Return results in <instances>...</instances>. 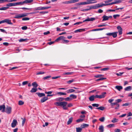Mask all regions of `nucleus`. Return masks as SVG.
Wrapping results in <instances>:
<instances>
[{"label":"nucleus","mask_w":132,"mask_h":132,"mask_svg":"<svg viewBox=\"0 0 132 132\" xmlns=\"http://www.w3.org/2000/svg\"><path fill=\"white\" fill-rule=\"evenodd\" d=\"M67 104V103L65 101L56 102L54 103L55 105L57 106H62V107L66 106Z\"/></svg>","instance_id":"nucleus-1"},{"label":"nucleus","mask_w":132,"mask_h":132,"mask_svg":"<svg viewBox=\"0 0 132 132\" xmlns=\"http://www.w3.org/2000/svg\"><path fill=\"white\" fill-rule=\"evenodd\" d=\"M28 13H24L16 15L14 18L19 19L27 16L28 15Z\"/></svg>","instance_id":"nucleus-2"},{"label":"nucleus","mask_w":132,"mask_h":132,"mask_svg":"<svg viewBox=\"0 0 132 132\" xmlns=\"http://www.w3.org/2000/svg\"><path fill=\"white\" fill-rule=\"evenodd\" d=\"M6 22L8 24H12L13 23L11 22V20L9 19H5L4 20L0 21V24Z\"/></svg>","instance_id":"nucleus-3"},{"label":"nucleus","mask_w":132,"mask_h":132,"mask_svg":"<svg viewBox=\"0 0 132 132\" xmlns=\"http://www.w3.org/2000/svg\"><path fill=\"white\" fill-rule=\"evenodd\" d=\"M106 92H104L102 93L101 95H96L95 96V98H104L105 97V95L106 94Z\"/></svg>","instance_id":"nucleus-4"},{"label":"nucleus","mask_w":132,"mask_h":132,"mask_svg":"<svg viewBox=\"0 0 132 132\" xmlns=\"http://www.w3.org/2000/svg\"><path fill=\"white\" fill-rule=\"evenodd\" d=\"M11 111L12 108L10 106H7L6 107L5 112L9 114L11 113Z\"/></svg>","instance_id":"nucleus-5"},{"label":"nucleus","mask_w":132,"mask_h":132,"mask_svg":"<svg viewBox=\"0 0 132 132\" xmlns=\"http://www.w3.org/2000/svg\"><path fill=\"white\" fill-rule=\"evenodd\" d=\"M111 106H112L111 107L112 108H113L114 107L113 106L114 105H116V107L115 108V109H118L119 108V104L117 103V102H115L114 103H111Z\"/></svg>","instance_id":"nucleus-6"},{"label":"nucleus","mask_w":132,"mask_h":132,"mask_svg":"<svg viewBox=\"0 0 132 132\" xmlns=\"http://www.w3.org/2000/svg\"><path fill=\"white\" fill-rule=\"evenodd\" d=\"M17 122L16 120L14 119L13 120V122L11 123V127L13 128H14L16 125Z\"/></svg>","instance_id":"nucleus-7"},{"label":"nucleus","mask_w":132,"mask_h":132,"mask_svg":"<svg viewBox=\"0 0 132 132\" xmlns=\"http://www.w3.org/2000/svg\"><path fill=\"white\" fill-rule=\"evenodd\" d=\"M5 106L4 105H0V110L3 112L5 111Z\"/></svg>","instance_id":"nucleus-8"},{"label":"nucleus","mask_w":132,"mask_h":132,"mask_svg":"<svg viewBox=\"0 0 132 132\" xmlns=\"http://www.w3.org/2000/svg\"><path fill=\"white\" fill-rule=\"evenodd\" d=\"M117 28L118 30L119 35H121L122 33V29L121 27L120 26H118L117 27Z\"/></svg>","instance_id":"nucleus-9"},{"label":"nucleus","mask_w":132,"mask_h":132,"mask_svg":"<svg viewBox=\"0 0 132 132\" xmlns=\"http://www.w3.org/2000/svg\"><path fill=\"white\" fill-rule=\"evenodd\" d=\"M48 98L47 97H44L42 98L40 100L41 103H43L48 100Z\"/></svg>","instance_id":"nucleus-10"},{"label":"nucleus","mask_w":132,"mask_h":132,"mask_svg":"<svg viewBox=\"0 0 132 132\" xmlns=\"http://www.w3.org/2000/svg\"><path fill=\"white\" fill-rule=\"evenodd\" d=\"M6 6L9 7L15 6V3H9L7 4Z\"/></svg>","instance_id":"nucleus-11"},{"label":"nucleus","mask_w":132,"mask_h":132,"mask_svg":"<svg viewBox=\"0 0 132 132\" xmlns=\"http://www.w3.org/2000/svg\"><path fill=\"white\" fill-rule=\"evenodd\" d=\"M122 2L121 0H116L115 1L111 3V5L121 3Z\"/></svg>","instance_id":"nucleus-12"},{"label":"nucleus","mask_w":132,"mask_h":132,"mask_svg":"<svg viewBox=\"0 0 132 132\" xmlns=\"http://www.w3.org/2000/svg\"><path fill=\"white\" fill-rule=\"evenodd\" d=\"M65 39V37L63 36H60L57 38L55 41L57 42L60 40H63L64 39Z\"/></svg>","instance_id":"nucleus-13"},{"label":"nucleus","mask_w":132,"mask_h":132,"mask_svg":"<svg viewBox=\"0 0 132 132\" xmlns=\"http://www.w3.org/2000/svg\"><path fill=\"white\" fill-rule=\"evenodd\" d=\"M64 97H59L56 98L55 100L57 101H59V102H61L62 101L64 100Z\"/></svg>","instance_id":"nucleus-14"},{"label":"nucleus","mask_w":132,"mask_h":132,"mask_svg":"<svg viewBox=\"0 0 132 132\" xmlns=\"http://www.w3.org/2000/svg\"><path fill=\"white\" fill-rule=\"evenodd\" d=\"M36 94H37L39 97H42L45 96V94L44 93H36Z\"/></svg>","instance_id":"nucleus-15"},{"label":"nucleus","mask_w":132,"mask_h":132,"mask_svg":"<svg viewBox=\"0 0 132 132\" xmlns=\"http://www.w3.org/2000/svg\"><path fill=\"white\" fill-rule=\"evenodd\" d=\"M85 31V29H80L75 30L74 31L75 33H77L80 32L82 31Z\"/></svg>","instance_id":"nucleus-16"},{"label":"nucleus","mask_w":132,"mask_h":132,"mask_svg":"<svg viewBox=\"0 0 132 132\" xmlns=\"http://www.w3.org/2000/svg\"><path fill=\"white\" fill-rule=\"evenodd\" d=\"M115 88L117 89L118 90L120 91L121 89H122L123 87L121 86H116Z\"/></svg>","instance_id":"nucleus-17"},{"label":"nucleus","mask_w":132,"mask_h":132,"mask_svg":"<svg viewBox=\"0 0 132 132\" xmlns=\"http://www.w3.org/2000/svg\"><path fill=\"white\" fill-rule=\"evenodd\" d=\"M99 129L100 132H103L104 131L103 126L102 125L100 126L99 127Z\"/></svg>","instance_id":"nucleus-18"},{"label":"nucleus","mask_w":132,"mask_h":132,"mask_svg":"<svg viewBox=\"0 0 132 132\" xmlns=\"http://www.w3.org/2000/svg\"><path fill=\"white\" fill-rule=\"evenodd\" d=\"M95 1V0H87V3H88V4H92V3H95L96 2H92V1Z\"/></svg>","instance_id":"nucleus-19"},{"label":"nucleus","mask_w":132,"mask_h":132,"mask_svg":"<svg viewBox=\"0 0 132 132\" xmlns=\"http://www.w3.org/2000/svg\"><path fill=\"white\" fill-rule=\"evenodd\" d=\"M95 98V96L94 95H93L89 97V99L90 101H92L94 100Z\"/></svg>","instance_id":"nucleus-20"},{"label":"nucleus","mask_w":132,"mask_h":132,"mask_svg":"<svg viewBox=\"0 0 132 132\" xmlns=\"http://www.w3.org/2000/svg\"><path fill=\"white\" fill-rule=\"evenodd\" d=\"M89 125L88 124L84 123L81 125V127L82 128H85L87 127Z\"/></svg>","instance_id":"nucleus-21"},{"label":"nucleus","mask_w":132,"mask_h":132,"mask_svg":"<svg viewBox=\"0 0 132 132\" xmlns=\"http://www.w3.org/2000/svg\"><path fill=\"white\" fill-rule=\"evenodd\" d=\"M103 19L102 21H104L105 20H107L109 19L108 16H106L105 15H104L102 17Z\"/></svg>","instance_id":"nucleus-22"},{"label":"nucleus","mask_w":132,"mask_h":132,"mask_svg":"<svg viewBox=\"0 0 132 132\" xmlns=\"http://www.w3.org/2000/svg\"><path fill=\"white\" fill-rule=\"evenodd\" d=\"M33 0H26L23 1L24 3H30L32 2Z\"/></svg>","instance_id":"nucleus-23"},{"label":"nucleus","mask_w":132,"mask_h":132,"mask_svg":"<svg viewBox=\"0 0 132 132\" xmlns=\"http://www.w3.org/2000/svg\"><path fill=\"white\" fill-rule=\"evenodd\" d=\"M98 8L97 4L95 5L94 6H91L90 8V9H96Z\"/></svg>","instance_id":"nucleus-24"},{"label":"nucleus","mask_w":132,"mask_h":132,"mask_svg":"<svg viewBox=\"0 0 132 132\" xmlns=\"http://www.w3.org/2000/svg\"><path fill=\"white\" fill-rule=\"evenodd\" d=\"M131 89V86L127 87L125 88V91H130Z\"/></svg>","instance_id":"nucleus-25"},{"label":"nucleus","mask_w":132,"mask_h":132,"mask_svg":"<svg viewBox=\"0 0 132 132\" xmlns=\"http://www.w3.org/2000/svg\"><path fill=\"white\" fill-rule=\"evenodd\" d=\"M73 120V118L72 117H71L70 118L68 121L67 122V124L68 125H69L72 122Z\"/></svg>","instance_id":"nucleus-26"},{"label":"nucleus","mask_w":132,"mask_h":132,"mask_svg":"<svg viewBox=\"0 0 132 132\" xmlns=\"http://www.w3.org/2000/svg\"><path fill=\"white\" fill-rule=\"evenodd\" d=\"M37 90V89L36 88H33L30 91V92L31 93H34L36 92Z\"/></svg>","instance_id":"nucleus-27"},{"label":"nucleus","mask_w":132,"mask_h":132,"mask_svg":"<svg viewBox=\"0 0 132 132\" xmlns=\"http://www.w3.org/2000/svg\"><path fill=\"white\" fill-rule=\"evenodd\" d=\"M70 97L72 98H71L72 100L74 99H76L77 97L76 95L74 94H71L70 95Z\"/></svg>","instance_id":"nucleus-28"},{"label":"nucleus","mask_w":132,"mask_h":132,"mask_svg":"<svg viewBox=\"0 0 132 132\" xmlns=\"http://www.w3.org/2000/svg\"><path fill=\"white\" fill-rule=\"evenodd\" d=\"M32 85L35 88H37L38 86V85L36 82H33L32 84Z\"/></svg>","instance_id":"nucleus-29"},{"label":"nucleus","mask_w":132,"mask_h":132,"mask_svg":"<svg viewBox=\"0 0 132 132\" xmlns=\"http://www.w3.org/2000/svg\"><path fill=\"white\" fill-rule=\"evenodd\" d=\"M75 90L73 89H71L68 90L66 91L68 93H72L75 92Z\"/></svg>","instance_id":"nucleus-30"},{"label":"nucleus","mask_w":132,"mask_h":132,"mask_svg":"<svg viewBox=\"0 0 132 132\" xmlns=\"http://www.w3.org/2000/svg\"><path fill=\"white\" fill-rule=\"evenodd\" d=\"M23 2H23H20L15 3V6L19 5H23L24 4Z\"/></svg>","instance_id":"nucleus-31"},{"label":"nucleus","mask_w":132,"mask_h":132,"mask_svg":"<svg viewBox=\"0 0 132 132\" xmlns=\"http://www.w3.org/2000/svg\"><path fill=\"white\" fill-rule=\"evenodd\" d=\"M105 108L103 106H101L96 108V109H98V110H102V111H103L104 109Z\"/></svg>","instance_id":"nucleus-32"},{"label":"nucleus","mask_w":132,"mask_h":132,"mask_svg":"<svg viewBox=\"0 0 132 132\" xmlns=\"http://www.w3.org/2000/svg\"><path fill=\"white\" fill-rule=\"evenodd\" d=\"M118 32H112V36L113 38L116 37L117 36V34L118 33Z\"/></svg>","instance_id":"nucleus-33"},{"label":"nucleus","mask_w":132,"mask_h":132,"mask_svg":"<svg viewBox=\"0 0 132 132\" xmlns=\"http://www.w3.org/2000/svg\"><path fill=\"white\" fill-rule=\"evenodd\" d=\"M57 94L60 95H65L67 94L66 93H63L61 92H58Z\"/></svg>","instance_id":"nucleus-34"},{"label":"nucleus","mask_w":132,"mask_h":132,"mask_svg":"<svg viewBox=\"0 0 132 132\" xmlns=\"http://www.w3.org/2000/svg\"><path fill=\"white\" fill-rule=\"evenodd\" d=\"M115 126V125L113 124L109 125L107 126V127L108 128H110Z\"/></svg>","instance_id":"nucleus-35"},{"label":"nucleus","mask_w":132,"mask_h":132,"mask_svg":"<svg viewBox=\"0 0 132 132\" xmlns=\"http://www.w3.org/2000/svg\"><path fill=\"white\" fill-rule=\"evenodd\" d=\"M9 7H3L0 8V10H5L9 8Z\"/></svg>","instance_id":"nucleus-36"},{"label":"nucleus","mask_w":132,"mask_h":132,"mask_svg":"<svg viewBox=\"0 0 132 132\" xmlns=\"http://www.w3.org/2000/svg\"><path fill=\"white\" fill-rule=\"evenodd\" d=\"M73 73V72H65L64 73H63V75H71Z\"/></svg>","instance_id":"nucleus-37"},{"label":"nucleus","mask_w":132,"mask_h":132,"mask_svg":"<svg viewBox=\"0 0 132 132\" xmlns=\"http://www.w3.org/2000/svg\"><path fill=\"white\" fill-rule=\"evenodd\" d=\"M24 102L22 101H19L18 102V104L20 105H21L23 104Z\"/></svg>","instance_id":"nucleus-38"},{"label":"nucleus","mask_w":132,"mask_h":132,"mask_svg":"<svg viewBox=\"0 0 132 132\" xmlns=\"http://www.w3.org/2000/svg\"><path fill=\"white\" fill-rule=\"evenodd\" d=\"M118 119L116 118H114L113 119L111 120V122L113 123H115L118 122Z\"/></svg>","instance_id":"nucleus-39"},{"label":"nucleus","mask_w":132,"mask_h":132,"mask_svg":"<svg viewBox=\"0 0 132 132\" xmlns=\"http://www.w3.org/2000/svg\"><path fill=\"white\" fill-rule=\"evenodd\" d=\"M82 128H76V132H81L82 130Z\"/></svg>","instance_id":"nucleus-40"},{"label":"nucleus","mask_w":132,"mask_h":132,"mask_svg":"<svg viewBox=\"0 0 132 132\" xmlns=\"http://www.w3.org/2000/svg\"><path fill=\"white\" fill-rule=\"evenodd\" d=\"M51 7V6H50L45 7H42V10H45L50 8Z\"/></svg>","instance_id":"nucleus-41"},{"label":"nucleus","mask_w":132,"mask_h":132,"mask_svg":"<svg viewBox=\"0 0 132 132\" xmlns=\"http://www.w3.org/2000/svg\"><path fill=\"white\" fill-rule=\"evenodd\" d=\"M92 106L93 107H98L99 106V104H98L94 103L92 104Z\"/></svg>","instance_id":"nucleus-42"},{"label":"nucleus","mask_w":132,"mask_h":132,"mask_svg":"<svg viewBox=\"0 0 132 132\" xmlns=\"http://www.w3.org/2000/svg\"><path fill=\"white\" fill-rule=\"evenodd\" d=\"M72 100V99H71V98L68 97L64 98V100L65 101H69L70 100Z\"/></svg>","instance_id":"nucleus-43"},{"label":"nucleus","mask_w":132,"mask_h":132,"mask_svg":"<svg viewBox=\"0 0 132 132\" xmlns=\"http://www.w3.org/2000/svg\"><path fill=\"white\" fill-rule=\"evenodd\" d=\"M105 119V118L104 117H102L99 119V120L101 122H103L104 121Z\"/></svg>","instance_id":"nucleus-44"},{"label":"nucleus","mask_w":132,"mask_h":132,"mask_svg":"<svg viewBox=\"0 0 132 132\" xmlns=\"http://www.w3.org/2000/svg\"><path fill=\"white\" fill-rule=\"evenodd\" d=\"M103 76L101 75H96L94 76V77L96 78H101L102 77V76Z\"/></svg>","instance_id":"nucleus-45"},{"label":"nucleus","mask_w":132,"mask_h":132,"mask_svg":"<svg viewBox=\"0 0 132 132\" xmlns=\"http://www.w3.org/2000/svg\"><path fill=\"white\" fill-rule=\"evenodd\" d=\"M83 120H84V119L80 118V119H77L76 120V121L77 122H80L82 121Z\"/></svg>","instance_id":"nucleus-46"},{"label":"nucleus","mask_w":132,"mask_h":132,"mask_svg":"<svg viewBox=\"0 0 132 132\" xmlns=\"http://www.w3.org/2000/svg\"><path fill=\"white\" fill-rule=\"evenodd\" d=\"M17 0H5L6 2H13L16 1Z\"/></svg>","instance_id":"nucleus-47"},{"label":"nucleus","mask_w":132,"mask_h":132,"mask_svg":"<svg viewBox=\"0 0 132 132\" xmlns=\"http://www.w3.org/2000/svg\"><path fill=\"white\" fill-rule=\"evenodd\" d=\"M51 76H50V75L48 76H47L46 77H44L43 78V79H44V80L46 79H48V78H51Z\"/></svg>","instance_id":"nucleus-48"},{"label":"nucleus","mask_w":132,"mask_h":132,"mask_svg":"<svg viewBox=\"0 0 132 132\" xmlns=\"http://www.w3.org/2000/svg\"><path fill=\"white\" fill-rule=\"evenodd\" d=\"M30 19V18L27 17H25L23 18L22 20L23 21H26V20H28Z\"/></svg>","instance_id":"nucleus-49"},{"label":"nucleus","mask_w":132,"mask_h":132,"mask_svg":"<svg viewBox=\"0 0 132 132\" xmlns=\"http://www.w3.org/2000/svg\"><path fill=\"white\" fill-rule=\"evenodd\" d=\"M35 10H42V7H40L35 8Z\"/></svg>","instance_id":"nucleus-50"},{"label":"nucleus","mask_w":132,"mask_h":132,"mask_svg":"<svg viewBox=\"0 0 132 132\" xmlns=\"http://www.w3.org/2000/svg\"><path fill=\"white\" fill-rule=\"evenodd\" d=\"M74 81V80L73 79H72L71 80H70L67 82V83L68 84H70L71 83L73 82V81Z\"/></svg>","instance_id":"nucleus-51"},{"label":"nucleus","mask_w":132,"mask_h":132,"mask_svg":"<svg viewBox=\"0 0 132 132\" xmlns=\"http://www.w3.org/2000/svg\"><path fill=\"white\" fill-rule=\"evenodd\" d=\"M109 68H104L101 69V71H106L109 69Z\"/></svg>","instance_id":"nucleus-52"},{"label":"nucleus","mask_w":132,"mask_h":132,"mask_svg":"<svg viewBox=\"0 0 132 132\" xmlns=\"http://www.w3.org/2000/svg\"><path fill=\"white\" fill-rule=\"evenodd\" d=\"M27 39H21L19 40V41L20 42H23L26 40H27Z\"/></svg>","instance_id":"nucleus-53"},{"label":"nucleus","mask_w":132,"mask_h":132,"mask_svg":"<svg viewBox=\"0 0 132 132\" xmlns=\"http://www.w3.org/2000/svg\"><path fill=\"white\" fill-rule=\"evenodd\" d=\"M22 119L23 120L22 121V125L23 126L24 124L25 123L26 121V119L25 118H24L23 119L22 118Z\"/></svg>","instance_id":"nucleus-54"},{"label":"nucleus","mask_w":132,"mask_h":132,"mask_svg":"<svg viewBox=\"0 0 132 132\" xmlns=\"http://www.w3.org/2000/svg\"><path fill=\"white\" fill-rule=\"evenodd\" d=\"M120 16L119 14H115L113 15V17L114 19H116L117 17H119Z\"/></svg>","instance_id":"nucleus-55"},{"label":"nucleus","mask_w":132,"mask_h":132,"mask_svg":"<svg viewBox=\"0 0 132 132\" xmlns=\"http://www.w3.org/2000/svg\"><path fill=\"white\" fill-rule=\"evenodd\" d=\"M45 73V72H39L37 73L36 74L37 75H41V74H44Z\"/></svg>","instance_id":"nucleus-56"},{"label":"nucleus","mask_w":132,"mask_h":132,"mask_svg":"<svg viewBox=\"0 0 132 132\" xmlns=\"http://www.w3.org/2000/svg\"><path fill=\"white\" fill-rule=\"evenodd\" d=\"M115 101L117 103H118L122 101V100L121 99H118L116 100Z\"/></svg>","instance_id":"nucleus-57"},{"label":"nucleus","mask_w":132,"mask_h":132,"mask_svg":"<svg viewBox=\"0 0 132 132\" xmlns=\"http://www.w3.org/2000/svg\"><path fill=\"white\" fill-rule=\"evenodd\" d=\"M28 83V81H27L23 82L22 83V85H24L27 84Z\"/></svg>","instance_id":"nucleus-58"},{"label":"nucleus","mask_w":132,"mask_h":132,"mask_svg":"<svg viewBox=\"0 0 132 132\" xmlns=\"http://www.w3.org/2000/svg\"><path fill=\"white\" fill-rule=\"evenodd\" d=\"M114 100L113 99H111L109 100H108V102L111 103H111H112V102Z\"/></svg>","instance_id":"nucleus-59"},{"label":"nucleus","mask_w":132,"mask_h":132,"mask_svg":"<svg viewBox=\"0 0 132 132\" xmlns=\"http://www.w3.org/2000/svg\"><path fill=\"white\" fill-rule=\"evenodd\" d=\"M102 6H104L111 5V3H109L106 4H102Z\"/></svg>","instance_id":"nucleus-60"},{"label":"nucleus","mask_w":132,"mask_h":132,"mask_svg":"<svg viewBox=\"0 0 132 132\" xmlns=\"http://www.w3.org/2000/svg\"><path fill=\"white\" fill-rule=\"evenodd\" d=\"M27 27L26 26H24L22 27L21 29L23 30H26L27 29Z\"/></svg>","instance_id":"nucleus-61"},{"label":"nucleus","mask_w":132,"mask_h":132,"mask_svg":"<svg viewBox=\"0 0 132 132\" xmlns=\"http://www.w3.org/2000/svg\"><path fill=\"white\" fill-rule=\"evenodd\" d=\"M69 42V41L67 40H66L64 39L62 43H67Z\"/></svg>","instance_id":"nucleus-62"},{"label":"nucleus","mask_w":132,"mask_h":132,"mask_svg":"<svg viewBox=\"0 0 132 132\" xmlns=\"http://www.w3.org/2000/svg\"><path fill=\"white\" fill-rule=\"evenodd\" d=\"M95 20V18H89V21H92Z\"/></svg>","instance_id":"nucleus-63"},{"label":"nucleus","mask_w":132,"mask_h":132,"mask_svg":"<svg viewBox=\"0 0 132 132\" xmlns=\"http://www.w3.org/2000/svg\"><path fill=\"white\" fill-rule=\"evenodd\" d=\"M132 116V113L131 112H129L127 114V117H128Z\"/></svg>","instance_id":"nucleus-64"}]
</instances>
